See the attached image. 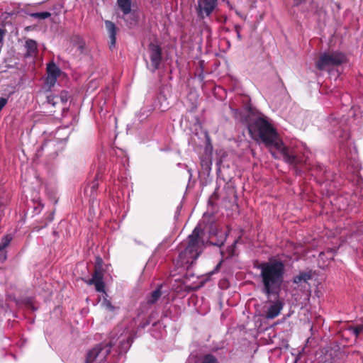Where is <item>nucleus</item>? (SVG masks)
Returning a JSON list of instances; mask_svg holds the SVG:
<instances>
[{
    "mask_svg": "<svg viewBox=\"0 0 363 363\" xmlns=\"http://www.w3.org/2000/svg\"><path fill=\"white\" fill-rule=\"evenodd\" d=\"M248 130L252 138L262 141L268 147L275 148L283 155L288 163H296V156L284 146L282 142L271 124L263 116L255 117L248 125Z\"/></svg>",
    "mask_w": 363,
    "mask_h": 363,
    "instance_id": "nucleus-1",
    "label": "nucleus"
},
{
    "mask_svg": "<svg viewBox=\"0 0 363 363\" xmlns=\"http://www.w3.org/2000/svg\"><path fill=\"white\" fill-rule=\"evenodd\" d=\"M257 268L260 270L263 292L267 295L278 293L284 280L283 262L270 259L269 262L259 264Z\"/></svg>",
    "mask_w": 363,
    "mask_h": 363,
    "instance_id": "nucleus-2",
    "label": "nucleus"
},
{
    "mask_svg": "<svg viewBox=\"0 0 363 363\" xmlns=\"http://www.w3.org/2000/svg\"><path fill=\"white\" fill-rule=\"evenodd\" d=\"M201 230L195 228L185 244L184 249L179 253V259L183 265H190L201 255L203 247V242L200 239Z\"/></svg>",
    "mask_w": 363,
    "mask_h": 363,
    "instance_id": "nucleus-3",
    "label": "nucleus"
},
{
    "mask_svg": "<svg viewBox=\"0 0 363 363\" xmlns=\"http://www.w3.org/2000/svg\"><path fill=\"white\" fill-rule=\"evenodd\" d=\"M114 344L113 340H111L109 343L97 345L87 352L85 363H103Z\"/></svg>",
    "mask_w": 363,
    "mask_h": 363,
    "instance_id": "nucleus-4",
    "label": "nucleus"
},
{
    "mask_svg": "<svg viewBox=\"0 0 363 363\" xmlns=\"http://www.w3.org/2000/svg\"><path fill=\"white\" fill-rule=\"evenodd\" d=\"M346 57L339 52L328 51L320 55L316 62V67L319 69H324L329 66L339 65L346 62Z\"/></svg>",
    "mask_w": 363,
    "mask_h": 363,
    "instance_id": "nucleus-5",
    "label": "nucleus"
},
{
    "mask_svg": "<svg viewBox=\"0 0 363 363\" xmlns=\"http://www.w3.org/2000/svg\"><path fill=\"white\" fill-rule=\"evenodd\" d=\"M116 4L119 9L123 12V18L128 21L125 16L129 15L130 21L128 22V24L130 26L135 25L137 23L138 17L135 13H132V0H117Z\"/></svg>",
    "mask_w": 363,
    "mask_h": 363,
    "instance_id": "nucleus-6",
    "label": "nucleus"
},
{
    "mask_svg": "<svg viewBox=\"0 0 363 363\" xmlns=\"http://www.w3.org/2000/svg\"><path fill=\"white\" fill-rule=\"evenodd\" d=\"M101 259H97V265L96 266L94 274L91 279L86 281V283L89 285L94 284L96 290L100 292L104 291V284L103 279V272L100 266Z\"/></svg>",
    "mask_w": 363,
    "mask_h": 363,
    "instance_id": "nucleus-7",
    "label": "nucleus"
},
{
    "mask_svg": "<svg viewBox=\"0 0 363 363\" xmlns=\"http://www.w3.org/2000/svg\"><path fill=\"white\" fill-rule=\"evenodd\" d=\"M217 0H198L196 11L199 16L204 18L208 16L215 9Z\"/></svg>",
    "mask_w": 363,
    "mask_h": 363,
    "instance_id": "nucleus-8",
    "label": "nucleus"
},
{
    "mask_svg": "<svg viewBox=\"0 0 363 363\" xmlns=\"http://www.w3.org/2000/svg\"><path fill=\"white\" fill-rule=\"evenodd\" d=\"M283 308V303L279 300L267 301L263 306L265 317L269 319L274 318L280 313Z\"/></svg>",
    "mask_w": 363,
    "mask_h": 363,
    "instance_id": "nucleus-9",
    "label": "nucleus"
},
{
    "mask_svg": "<svg viewBox=\"0 0 363 363\" xmlns=\"http://www.w3.org/2000/svg\"><path fill=\"white\" fill-rule=\"evenodd\" d=\"M151 64L154 69L158 68L161 62V49L158 45L150 44L149 46Z\"/></svg>",
    "mask_w": 363,
    "mask_h": 363,
    "instance_id": "nucleus-10",
    "label": "nucleus"
},
{
    "mask_svg": "<svg viewBox=\"0 0 363 363\" xmlns=\"http://www.w3.org/2000/svg\"><path fill=\"white\" fill-rule=\"evenodd\" d=\"M105 26H106V28L109 35V38H110L109 47H110V48H113L115 47V45H116V35L117 28L115 26V24L110 21H106Z\"/></svg>",
    "mask_w": 363,
    "mask_h": 363,
    "instance_id": "nucleus-11",
    "label": "nucleus"
},
{
    "mask_svg": "<svg viewBox=\"0 0 363 363\" xmlns=\"http://www.w3.org/2000/svg\"><path fill=\"white\" fill-rule=\"evenodd\" d=\"M311 279L310 272H301L294 278V282L302 285Z\"/></svg>",
    "mask_w": 363,
    "mask_h": 363,
    "instance_id": "nucleus-12",
    "label": "nucleus"
},
{
    "mask_svg": "<svg viewBox=\"0 0 363 363\" xmlns=\"http://www.w3.org/2000/svg\"><path fill=\"white\" fill-rule=\"evenodd\" d=\"M100 305L106 312L114 313L117 309L106 297H103V298L100 300Z\"/></svg>",
    "mask_w": 363,
    "mask_h": 363,
    "instance_id": "nucleus-13",
    "label": "nucleus"
},
{
    "mask_svg": "<svg viewBox=\"0 0 363 363\" xmlns=\"http://www.w3.org/2000/svg\"><path fill=\"white\" fill-rule=\"evenodd\" d=\"M26 48L27 49L28 55L33 56L37 50V43L33 40H28L26 42Z\"/></svg>",
    "mask_w": 363,
    "mask_h": 363,
    "instance_id": "nucleus-14",
    "label": "nucleus"
},
{
    "mask_svg": "<svg viewBox=\"0 0 363 363\" xmlns=\"http://www.w3.org/2000/svg\"><path fill=\"white\" fill-rule=\"evenodd\" d=\"M72 43L74 46H76L79 52H82L84 51L85 43L79 36H74L72 39Z\"/></svg>",
    "mask_w": 363,
    "mask_h": 363,
    "instance_id": "nucleus-15",
    "label": "nucleus"
},
{
    "mask_svg": "<svg viewBox=\"0 0 363 363\" xmlns=\"http://www.w3.org/2000/svg\"><path fill=\"white\" fill-rule=\"evenodd\" d=\"M47 70L48 75H52L57 77L60 75V70L54 63L49 64L48 65Z\"/></svg>",
    "mask_w": 363,
    "mask_h": 363,
    "instance_id": "nucleus-16",
    "label": "nucleus"
},
{
    "mask_svg": "<svg viewBox=\"0 0 363 363\" xmlns=\"http://www.w3.org/2000/svg\"><path fill=\"white\" fill-rule=\"evenodd\" d=\"M131 344L129 335H125L120 342V347L122 352L126 351Z\"/></svg>",
    "mask_w": 363,
    "mask_h": 363,
    "instance_id": "nucleus-17",
    "label": "nucleus"
},
{
    "mask_svg": "<svg viewBox=\"0 0 363 363\" xmlns=\"http://www.w3.org/2000/svg\"><path fill=\"white\" fill-rule=\"evenodd\" d=\"M161 296V291L160 289H157V290L154 291L150 298H148V303H155L159 298Z\"/></svg>",
    "mask_w": 363,
    "mask_h": 363,
    "instance_id": "nucleus-18",
    "label": "nucleus"
},
{
    "mask_svg": "<svg viewBox=\"0 0 363 363\" xmlns=\"http://www.w3.org/2000/svg\"><path fill=\"white\" fill-rule=\"evenodd\" d=\"M30 16L34 18H40V19H45L49 18L51 14L49 12H40V13H31Z\"/></svg>",
    "mask_w": 363,
    "mask_h": 363,
    "instance_id": "nucleus-19",
    "label": "nucleus"
},
{
    "mask_svg": "<svg viewBox=\"0 0 363 363\" xmlns=\"http://www.w3.org/2000/svg\"><path fill=\"white\" fill-rule=\"evenodd\" d=\"M11 239H12L11 237L9 235L4 236L1 240V242L0 244V248L4 250L5 247L9 245Z\"/></svg>",
    "mask_w": 363,
    "mask_h": 363,
    "instance_id": "nucleus-20",
    "label": "nucleus"
},
{
    "mask_svg": "<svg viewBox=\"0 0 363 363\" xmlns=\"http://www.w3.org/2000/svg\"><path fill=\"white\" fill-rule=\"evenodd\" d=\"M349 330L357 337L363 330V325H359L356 327H350Z\"/></svg>",
    "mask_w": 363,
    "mask_h": 363,
    "instance_id": "nucleus-21",
    "label": "nucleus"
},
{
    "mask_svg": "<svg viewBox=\"0 0 363 363\" xmlns=\"http://www.w3.org/2000/svg\"><path fill=\"white\" fill-rule=\"evenodd\" d=\"M57 78V77L52 75H48L46 78V84L50 86H52L55 84Z\"/></svg>",
    "mask_w": 363,
    "mask_h": 363,
    "instance_id": "nucleus-22",
    "label": "nucleus"
},
{
    "mask_svg": "<svg viewBox=\"0 0 363 363\" xmlns=\"http://www.w3.org/2000/svg\"><path fill=\"white\" fill-rule=\"evenodd\" d=\"M202 363H218L216 359L212 355L205 356Z\"/></svg>",
    "mask_w": 363,
    "mask_h": 363,
    "instance_id": "nucleus-23",
    "label": "nucleus"
},
{
    "mask_svg": "<svg viewBox=\"0 0 363 363\" xmlns=\"http://www.w3.org/2000/svg\"><path fill=\"white\" fill-rule=\"evenodd\" d=\"M6 259V253L5 250L0 248V262H4Z\"/></svg>",
    "mask_w": 363,
    "mask_h": 363,
    "instance_id": "nucleus-24",
    "label": "nucleus"
},
{
    "mask_svg": "<svg viewBox=\"0 0 363 363\" xmlns=\"http://www.w3.org/2000/svg\"><path fill=\"white\" fill-rule=\"evenodd\" d=\"M4 35V31L0 28V43H1V42L3 40Z\"/></svg>",
    "mask_w": 363,
    "mask_h": 363,
    "instance_id": "nucleus-25",
    "label": "nucleus"
},
{
    "mask_svg": "<svg viewBox=\"0 0 363 363\" xmlns=\"http://www.w3.org/2000/svg\"><path fill=\"white\" fill-rule=\"evenodd\" d=\"M236 29H237L238 37L240 38V31L238 30V28H236Z\"/></svg>",
    "mask_w": 363,
    "mask_h": 363,
    "instance_id": "nucleus-26",
    "label": "nucleus"
},
{
    "mask_svg": "<svg viewBox=\"0 0 363 363\" xmlns=\"http://www.w3.org/2000/svg\"><path fill=\"white\" fill-rule=\"evenodd\" d=\"M61 99H62V101H67V99H65V98H62V97L61 98Z\"/></svg>",
    "mask_w": 363,
    "mask_h": 363,
    "instance_id": "nucleus-27",
    "label": "nucleus"
},
{
    "mask_svg": "<svg viewBox=\"0 0 363 363\" xmlns=\"http://www.w3.org/2000/svg\"><path fill=\"white\" fill-rule=\"evenodd\" d=\"M222 243H223V242H221V243H220V245H221ZM216 245H220V244H219V243H216Z\"/></svg>",
    "mask_w": 363,
    "mask_h": 363,
    "instance_id": "nucleus-28",
    "label": "nucleus"
}]
</instances>
